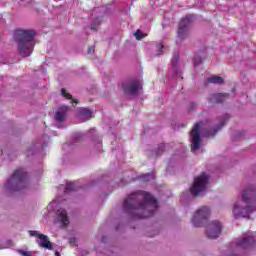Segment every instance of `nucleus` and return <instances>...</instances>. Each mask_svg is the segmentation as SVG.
Returning a JSON list of instances; mask_svg holds the SVG:
<instances>
[{"instance_id":"6ab92c4d","label":"nucleus","mask_w":256,"mask_h":256,"mask_svg":"<svg viewBox=\"0 0 256 256\" xmlns=\"http://www.w3.org/2000/svg\"><path fill=\"white\" fill-rule=\"evenodd\" d=\"M66 191H79V186L77 182H68L66 184Z\"/></svg>"},{"instance_id":"1a4fd4ad","label":"nucleus","mask_w":256,"mask_h":256,"mask_svg":"<svg viewBox=\"0 0 256 256\" xmlns=\"http://www.w3.org/2000/svg\"><path fill=\"white\" fill-rule=\"evenodd\" d=\"M200 131H201V124L198 122L194 124L190 132L191 143H192L191 151H197V149H199V147L201 146Z\"/></svg>"},{"instance_id":"7ed1b4c3","label":"nucleus","mask_w":256,"mask_h":256,"mask_svg":"<svg viewBox=\"0 0 256 256\" xmlns=\"http://www.w3.org/2000/svg\"><path fill=\"white\" fill-rule=\"evenodd\" d=\"M256 203L255 186H249L242 193V201L234 204L233 213L235 219L240 217H249L253 213V205Z\"/></svg>"},{"instance_id":"f3484780","label":"nucleus","mask_w":256,"mask_h":256,"mask_svg":"<svg viewBox=\"0 0 256 256\" xmlns=\"http://www.w3.org/2000/svg\"><path fill=\"white\" fill-rule=\"evenodd\" d=\"M93 115V112H91V110L87 109V108H80L78 110V117H80V119H82V121H89V119H91Z\"/></svg>"},{"instance_id":"f257e3e1","label":"nucleus","mask_w":256,"mask_h":256,"mask_svg":"<svg viewBox=\"0 0 256 256\" xmlns=\"http://www.w3.org/2000/svg\"><path fill=\"white\" fill-rule=\"evenodd\" d=\"M159 205L157 199L148 192L139 191L130 194L123 204L124 211L132 219H147L153 217Z\"/></svg>"},{"instance_id":"9d476101","label":"nucleus","mask_w":256,"mask_h":256,"mask_svg":"<svg viewBox=\"0 0 256 256\" xmlns=\"http://www.w3.org/2000/svg\"><path fill=\"white\" fill-rule=\"evenodd\" d=\"M222 229H223V226L221 225V222L217 220L212 221L206 229L207 238L217 239V237L221 235Z\"/></svg>"},{"instance_id":"423d86ee","label":"nucleus","mask_w":256,"mask_h":256,"mask_svg":"<svg viewBox=\"0 0 256 256\" xmlns=\"http://www.w3.org/2000/svg\"><path fill=\"white\" fill-rule=\"evenodd\" d=\"M209 215H211V210L207 206H203L199 208L195 213L192 219V223L194 227H203L204 223H207V219H209Z\"/></svg>"},{"instance_id":"cd10ccee","label":"nucleus","mask_w":256,"mask_h":256,"mask_svg":"<svg viewBox=\"0 0 256 256\" xmlns=\"http://www.w3.org/2000/svg\"><path fill=\"white\" fill-rule=\"evenodd\" d=\"M95 53V46H89L88 47V55H93Z\"/></svg>"},{"instance_id":"ddd939ff","label":"nucleus","mask_w":256,"mask_h":256,"mask_svg":"<svg viewBox=\"0 0 256 256\" xmlns=\"http://www.w3.org/2000/svg\"><path fill=\"white\" fill-rule=\"evenodd\" d=\"M229 121V114H225L221 119H220V125H218L216 128L210 130L207 132L206 137H215L217 135V131H221L223 127H225V124Z\"/></svg>"},{"instance_id":"20e7f679","label":"nucleus","mask_w":256,"mask_h":256,"mask_svg":"<svg viewBox=\"0 0 256 256\" xmlns=\"http://www.w3.org/2000/svg\"><path fill=\"white\" fill-rule=\"evenodd\" d=\"M6 191H21L27 187V172L24 169L15 170L4 185Z\"/></svg>"},{"instance_id":"7c9ffc66","label":"nucleus","mask_w":256,"mask_h":256,"mask_svg":"<svg viewBox=\"0 0 256 256\" xmlns=\"http://www.w3.org/2000/svg\"><path fill=\"white\" fill-rule=\"evenodd\" d=\"M70 243H75V238H71Z\"/></svg>"},{"instance_id":"a878e982","label":"nucleus","mask_w":256,"mask_h":256,"mask_svg":"<svg viewBox=\"0 0 256 256\" xmlns=\"http://www.w3.org/2000/svg\"><path fill=\"white\" fill-rule=\"evenodd\" d=\"M178 61H179V54H174V57H173V60H172L173 67L177 66Z\"/></svg>"},{"instance_id":"4be33fe9","label":"nucleus","mask_w":256,"mask_h":256,"mask_svg":"<svg viewBox=\"0 0 256 256\" xmlns=\"http://www.w3.org/2000/svg\"><path fill=\"white\" fill-rule=\"evenodd\" d=\"M134 37L135 39H137V41H141V39H143V37H145L143 35V32H141V30H136V32L134 33Z\"/></svg>"},{"instance_id":"aec40b11","label":"nucleus","mask_w":256,"mask_h":256,"mask_svg":"<svg viewBox=\"0 0 256 256\" xmlns=\"http://www.w3.org/2000/svg\"><path fill=\"white\" fill-rule=\"evenodd\" d=\"M61 95L65 97V99H71V103H77V99H73V96L65 90V88L61 89Z\"/></svg>"},{"instance_id":"bb28decb","label":"nucleus","mask_w":256,"mask_h":256,"mask_svg":"<svg viewBox=\"0 0 256 256\" xmlns=\"http://www.w3.org/2000/svg\"><path fill=\"white\" fill-rule=\"evenodd\" d=\"M18 253H19V255H22V256H33V255H31V252H29V251L18 250Z\"/></svg>"},{"instance_id":"6e6552de","label":"nucleus","mask_w":256,"mask_h":256,"mask_svg":"<svg viewBox=\"0 0 256 256\" xmlns=\"http://www.w3.org/2000/svg\"><path fill=\"white\" fill-rule=\"evenodd\" d=\"M126 95H139V91L143 89V84L139 79L131 80L122 86Z\"/></svg>"},{"instance_id":"f03ea898","label":"nucleus","mask_w":256,"mask_h":256,"mask_svg":"<svg viewBox=\"0 0 256 256\" xmlns=\"http://www.w3.org/2000/svg\"><path fill=\"white\" fill-rule=\"evenodd\" d=\"M35 30L18 28L14 31V41L18 45V52L22 57H29L35 49Z\"/></svg>"},{"instance_id":"b1692460","label":"nucleus","mask_w":256,"mask_h":256,"mask_svg":"<svg viewBox=\"0 0 256 256\" xmlns=\"http://www.w3.org/2000/svg\"><path fill=\"white\" fill-rule=\"evenodd\" d=\"M141 179H143V181H151L155 179V176H153V174H144L141 176Z\"/></svg>"},{"instance_id":"39448f33","label":"nucleus","mask_w":256,"mask_h":256,"mask_svg":"<svg viewBox=\"0 0 256 256\" xmlns=\"http://www.w3.org/2000/svg\"><path fill=\"white\" fill-rule=\"evenodd\" d=\"M208 183H209V176H207V174L205 173H202L200 176H197L194 179V183L190 188V193L194 197L199 196V193L205 191Z\"/></svg>"},{"instance_id":"9b49d317","label":"nucleus","mask_w":256,"mask_h":256,"mask_svg":"<svg viewBox=\"0 0 256 256\" xmlns=\"http://www.w3.org/2000/svg\"><path fill=\"white\" fill-rule=\"evenodd\" d=\"M252 233L248 234V238L244 237L237 241L236 247H239L240 249H253V245H255V238L251 236Z\"/></svg>"},{"instance_id":"dca6fc26","label":"nucleus","mask_w":256,"mask_h":256,"mask_svg":"<svg viewBox=\"0 0 256 256\" xmlns=\"http://www.w3.org/2000/svg\"><path fill=\"white\" fill-rule=\"evenodd\" d=\"M56 215L58 220L62 223L63 227H67L69 223V218L67 217V211L63 208L57 210Z\"/></svg>"},{"instance_id":"473e14b6","label":"nucleus","mask_w":256,"mask_h":256,"mask_svg":"<svg viewBox=\"0 0 256 256\" xmlns=\"http://www.w3.org/2000/svg\"><path fill=\"white\" fill-rule=\"evenodd\" d=\"M0 155H3V150H0Z\"/></svg>"},{"instance_id":"a211bd4d","label":"nucleus","mask_w":256,"mask_h":256,"mask_svg":"<svg viewBox=\"0 0 256 256\" xmlns=\"http://www.w3.org/2000/svg\"><path fill=\"white\" fill-rule=\"evenodd\" d=\"M207 83H212L213 85H223L224 80L221 76H212L207 79Z\"/></svg>"},{"instance_id":"c756f323","label":"nucleus","mask_w":256,"mask_h":256,"mask_svg":"<svg viewBox=\"0 0 256 256\" xmlns=\"http://www.w3.org/2000/svg\"><path fill=\"white\" fill-rule=\"evenodd\" d=\"M158 49H159L160 55H161V53H163V49H164L163 44H159V45H158Z\"/></svg>"},{"instance_id":"c85d7f7f","label":"nucleus","mask_w":256,"mask_h":256,"mask_svg":"<svg viewBox=\"0 0 256 256\" xmlns=\"http://www.w3.org/2000/svg\"><path fill=\"white\" fill-rule=\"evenodd\" d=\"M29 233H30L31 237H37L39 235V233H37V231H35V230H31V231H29Z\"/></svg>"},{"instance_id":"2f4dec72","label":"nucleus","mask_w":256,"mask_h":256,"mask_svg":"<svg viewBox=\"0 0 256 256\" xmlns=\"http://www.w3.org/2000/svg\"><path fill=\"white\" fill-rule=\"evenodd\" d=\"M55 255H56V256H61V253H59V251H56V252H55Z\"/></svg>"},{"instance_id":"412c9836","label":"nucleus","mask_w":256,"mask_h":256,"mask_svg":"<svg viewBox=\"0 0 256 256\" xmlns=\"http://www.w3.org/2000/svg\"><path fill=\"white\" fill-rule=\"evenodd\" d=\"M101 25V19L100 18H96L93 22H92V24H91V26H90V29L92 30V31H97V27H99Z\"/></svg>"},{"instance_id":"0eeeda50","label":"nucleus","mask_w":256,"mask_h":256,"mask_svg":"<svg viewBox=\"0 0 256 256\" xmlns=\"http://www.w3.org/2000/svg\"><path fill=\"white\" fill-rule=\"evenodd\" d=\"M191 17V15H186L185 18H182L179 23L177 37L180 39V41H183L189 37V25L191 24Z\"/></svg>"},{"instance_id":"5701e85b","label":"nucleus","mask_w":256,"mask_h":256,"mask_svg":"<svg viewBox=\"0 0 256 256\" xmlns=\"http://www.w3.org/2000/svg\"><path fill=\"white\" fill-rule=\"evenodd\" d=\"M163 151H165V144H160L156 150V155H163Z\"/></svg>"},{"instance_id":"f8f14e48","label":"nucleus","mask_w":256,"mask_h":256,"mask_svg":"<svg viewBox=\"0 0 256 256\" xmlns=\"http://www.w3.org/2000/svg\"><path fill=\"white\" fill-rule=\"evenodd\" d=\"M229 99V94L228 93H215L212 94L209 98L208 101L212 105H215L217 103H225Z\"/></svg>"},{"instance_id":"393cba45","label":"nucleus","mask_w":256,"mask_h":256,"mask_svg":"<svg viewBox=\"0 0 256 256\" xmlns=\"http://www.w3.org/2000/svg\"><path fill=\"white\" fill-rule=\"evenodd\" d=\"M193 61H194V66L198 67V65H201V61H202L201 56H195Z\"/></svg>"},{"instance_id":"4468645a","label":"nucleus","mask_w":256,"mask_h":256,"mask_svg":"<svg viewBox=\"0 0 256 256\" xmlns=\"http://www.w3.org/2000/svg\"><path fill=\"white\" fill-rule=\"evenodd\" d=\"M37 238L40 239L38 242L39 247L43 249H48L49 251H53V244L49 241V237L45 234H38Z\"/></svg>"},{"instance_id":"2eb2a0df","label":"nucleus","mask_w":256,"mask_h":256,"mask_svg":"<svg viewBox=\"0 0 256 256\" xmlns=\"http://www.w3.org/2000/svg\"><path fill=\"white\" fill-rule=\"evenodd\" d=\"M67 111H69V108L67 106L61 107L55 113V120L58 121V123H63V121H65V118L67 117Z\"/></svg>"}]
</instances>
